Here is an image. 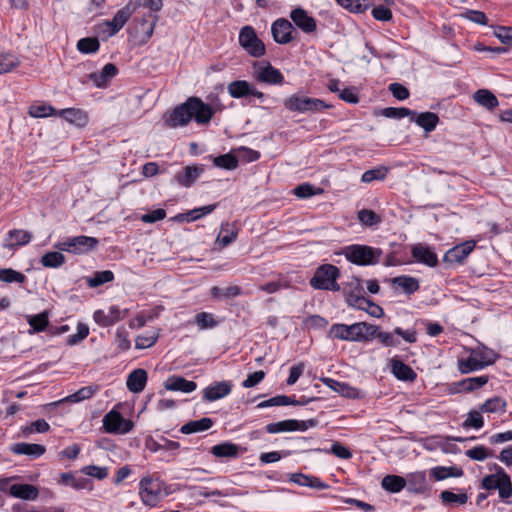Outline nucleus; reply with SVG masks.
Masks as SVG:
<instances>
[{
  "label": "nucleus",
  "instance_id": "f257e3e1",
  "mask_svg": "<svg viewBox=\"0 0 512 512\" xmlns=\"http://www.w3.org/2000/svg\"><path fill=\"white\" fill-rule=\"evenodd\" d=\"M343 256L358 266H370L379 263L382 250L362 244H352L342 249Z\"/></svg>",
  "mask_w": 512,
  "mask_h": 512
},
{
  "label": "nucleus",
  "instance_id": "f03ea898",
  "mask_svg": "<svg viewBox=\"0 0 512 512\" xmlns=\"http://www.w3.org/2000/svg\"><path fill=\"white\" fill-rule=\"evenodd\" d=\"M340 277V270L333 264H322L318 266L313 277L309 280V284L316 290H327L338 292L341 286L337 280Z\"/></svg>",
  "mask_w": 512,
  "mask_h": 512
},
{
  "label": "nucleus",
  "instance_id": "7ed1b4c3",
  "mask_svg": "<svg viewBox=\"0 0 512 512\" xmlns=\"http://www.w3.org/2000/svg\"><path fill=\"white\" fill-rule=\"evenodd\" d=\"M498 354L491 349L473 350L466 359L458 360V369L462 374L481 370L495 363Z\"/></svg>",
  "mask_w": 512,
  "mask_h": 512
},
{
  "label": "nucleus",
  "instance_id": "20e7f679",
  "mask_svg": "<svg viewBox=\"0 0 512 512\" xmlns=\"http://www.w3.org/2000/svg\"><path fill=\"white\" fill-rule=\"evenodd\" d=\"M284 107L290 112L318 113L331 107L325 101L301 94H293L284 100Z\"/></svg>",
  "mask_w": 512,
  "mask_h": 512
},
{
  "label": "nucleus",
  "instance_id": "39448f33",
  "mask_svg": "<svg viewBox=\"0 0 512 512\" xmlns=\"http://www.w3.org/2000/svg\"><path fill=\"white\" fill-rule=\"evenodd\" d=\"M162 482L151 475L144 476L139 482V497L145 506L155 507L161 499Z\"/></svg>",
  "mask_w": 512,
  "mask_h": 512
},
{
  "label": "nucleus",
  "instance_id": "423d86ee",
  "mask_svg": "<svg viewBox=\"0 0 512 512\" xmlns=\"http://www.w3.org/2000/svg\"><path fill=\"white\" fill-rule=\"evenodd\" d=\"M239 45L252 57H262L265 52V45L256 34L252 26H244L241 28L238 37Z\"/></svg>",
  "mask_w": 512,
  "mask_h": 512
},
{
  "label": "nucleus",
  "instance_id": "0eeeda50",
  "mask_svg": "<svg viewBox=\"0 0 512 512\" xmlns=\"http://www.w3.org/2000/svg\"><path fill=\"white\" fill-rule=\"evenodd\" d=\"M98 244L99 240L95 237L79 235L59 242L56 244V248L73 254H84L94 250Z\"/></svg>",
  "mask_w": 512,
  "mask_h": 512
},
{
  "label": "nucleus",
  "instance_id": "6e6552de",
  "mask_svg": "<svg viewBox=\"0 0 512 512\" xmlns=\"http://www.w3.org/2000/svg\"><path fill=\"white\" fill-rule=\"evenodd\" d=\"M103 427L108 433L126 434L133 429L134 423L125 419L118 411L112 410L103 417Z\"/></svg>",
  "mask_w": 512,
  "mask_h": 512
},
{
  "label": "nucleus",
  "instance_id": "1a4fd4ad",
  "mask_svg": "<svg viewBox=\"0 0 512 512\" xmlns=\"http://www.w3.org/2000/svg\"><path fill=\"white\" fill-rule=\"evenodd\" d=\"M317 420H295L287 419L275 423L266 425V431L271 434L290 432V431H306L309 428H313L317 425Z\"/></svg>",
  "mask_w": 512,
  "mask_h": 512
},
{
  "label": "nucleus",
  "instance_id": "9d476101",
  "mask_svg": "<svg viewBox=\"0 0 512 512\" xmlns=\"http://www.w3.org/2000/svg\"><path fill=\"white\" fill-rule=\"evenodd\" d=\"M329 333L333 338L344 341L364 342L365 339L361 332L360 322L353 323L352 325L333 324L330 327Z\"/></svg>",
  "mask_w": 512,
  "mask_h": 512
},
{
  "label": "nucleus",
  "instance_id": "9b49d317",
  "mask_svg": "<svg viewBox=\"0 0 512 512\" xmlns=\"http://www.w3.org/2000/svg\"><path fill=\"white\" fill-rule=\"evenodd\" d=\"M363 293L364 288L362 281L358 277H352L350 281L343 285V294L345 296L346 303L350 307H361V304L365 301Z\"/></svg>",
  "mask_w": 512,
  "mask_h": 512
},
{
  "label": "nucleus",
  "instance_id": "f8f14e48",
  "mask_svg": "<svg viewBox=\"0 0 512 512\" xmlns=\"http://www.w3.org/2000/svg\"><path fill=\"white\" fill-rule=\"evenodd\" d=\"M191 110V118L197 124H207L215 114V109L209 104L203 102L198 97H190L187 99Z\"/></svg>",
  "mask_w": 512,
  "mask_h": 512
},
{
  "label": "nucleus",
  "instance_id": "ddd939ff",
  "mask_svg": "<svg viewBox=\"0 0 512 512\" xmlns=\"http://www.w3.org/2000/svg\"><path fill=\"white\" fill-rule=\"evenodd\" d=\"M166 126L176 128L186 126L191 120V110L188 101L176 106L170 113L164 115Z\"/></svg>",
  "mask_w": 512,
  "mask_h": 512
},
{
  "label": "nucleus",
  "instance_id": "4468645a",
  "mask_svg": "<svg viewBox=\"0 0 512 512\" xmlns=\"http://www.w3.org/2000/svg\"><path fill=\"white\" fill-rule=\"evenodd\" d=\"M273 39L279 44H288L294 39L295 28L287 19H277L271 27Z\"/></svg>",
  "mask_w": 512,
  "mask_h": 512
},
{
  "label": "nucleus",
  "instance_id": "2eb2a0df",
  "mask_svg": "<svg viewBox=\"0 0 512 512\" xmlns=\"http://www.w3.org/2000/svg\"><path fill=\"white\" fill-rule=\"evenodd\" d=\"M256 80L269 85H282L284 76L279 69L273 67L269 62L266 65L257 68Z\"/></svg>",
  "mask_w": 512,
  "mask_h": 512
},
{
  "label": "nucleus",
  "instance_id": "dca6fc26",
  "mask_svg": "<svg viewBox=\"0 0 512 512\" xmlns=\"http://www.w3.org/2000/svg\"><path fill=\"white\" fill-rule=\"evenodd\" d=\"M293 23L305 33H312L316 30V20L309 16L307 11L301 7L295 8L290 13Z\"/></svg>",
  "mask_w": 512,
  "mask_h": 512
},
{
  "label": "nucleus",
  "instance_id": "f3484780",
  "mask_svg": "<svg viewBox=\"0 0 512 512\" xmlns=\"http://www.w3.org/2000/svg\"><path fill=\"white\" fill-rule=\"evenodd\" d=\"M202 165H188L182 171L175 174V181L182 187H191L203 173Z\"/></svg>",
  "mask_w": 512,
  "mask_h": 512
},
{
  "label": "nucleus",
  "instance_id": "a211bd4d",
  "mask_svg": "<svg viewBox=\"0 0 512 512\" xmlns=\"http://www.w3.org/2000/svg\"><path fill=\"white\" fill-rule=\"evenodd\" d=\"M475 248V242L467 241L449 249L444 255V261L449 263H462Z\"/></svg>",
  "mask_w": 512,
  "mask_h": 512
},
{
  "label": "nucleus",
  "instance_id": "6ab92c4d",
  "mask_svg": "<svg viewBox=\"0 0 512 512\" xmlns=\"http://www.w3.org/2000/svg\"><path fill=\"white\" fill-rule=\"evenodd\" d=\"M232 390V385L228 381L216 382L209 385L203 391V399L208 402H213L224 398L229 395Z\"/></svg>",
  "mask_w": 512,
  "mask_h": 512
},
{
  "label": "nucleus",
  "instance_id": "aec40b11",
  "mask_svg": "<svg viewBox=\"0 0 512 512\" xmlns=\"http://www.w3.org/2000/svg\"><path fill=\"white\" fill-rule=\"evenodd\" d=\"M412 257L419 263L429 267H435L438 264L436 253L428 246L418 244L411 249Z\"/></svg>",
  "mask_w": 512,
  "mask_h": 512
},
{
  "label": "nucleus",
  "instance_id": "412c9836",
  "mask_svg": "<svg viewBox=\"0 0 512 512\" xmlns=\"http://www.w3.org/2000/svg\"><path fill=\"white\" fill-rule=\"evenodd\" d=\"M118 72L117 67L112 63H107L100 72L89 74L90 80L96 87H106L108 82L116 76Z\"/></svg>",
  "mask_w": 512,
  "mask_h": 512
},
{
  "label": "nucleus",
  "instance_id": "4be33fe9",
  "mask_svg": "<svg viewBox=\"0 0 512 512\" xmlns=\"http://www.w3.org/2000/svg\"><path fill=\"white\" fill-rule=\"evenodd\" d=\"M147 372L138 368L133 370L127 377L126 385L130 392L140 393L144 390L147 383Z\"/></svg>",
  "mask_w": 512,
  "mask_h": 512
},
{
  "label": "nucleus",
  "instance_id": "5701e85b",
  "mask_svg": "<svg viewBox=\"0 0 512 512\" xmlns=\"http://www.w3.org/2000/svg\"><path fill=\"white\" fill-rule=\"evenodd\" d=\"M164 387L170 391L191 393L197 388V384L196 382L187 380L181 376H171L164 382Z\"/></svg>",
  "mask_w": 512,
  "mask_h": 512
},
{
  "label": "nucleus",
  "instance_id": "b1692460",
  "mask_svg": "<svg viewBox=\"0 0 512 512\" xmlns=\"http://www.w3.org/2000/svg\"><path fill=\"white\" fill-rule=\"evenodd\" d=\"M10 451L17 455H27L33 458H38L45 453L46 448L40 444L21 442L13 444L10 447Z\"/></svg>",
  "mask_w": 512,
  "mask_h": 512
},
{
  "label": "nucleus",
  "instance_id": "393cba45",
  "mask_svg": "<svg viewBox=\"0 0 512 512\" xmlns=\"http://www.w3.org/2000/svg\"><path fill=\"white\" fill-rule=\"evenodd\" d=\"M135 8H131V4L126 5L122 9L118 10L114 15L113 19L107 22V25L111 28L110 35H115L131 17Z\"/></svg>",
  "mask_w": 512,
  "mask_h": 512
},
{
  "label": "nucleus",
  "instance_id": "a878e982",
  "mask_svg": "<svg viewBox=\"0 0 512 512\" xmlns=\"http://www.w3.org/2000/svg\"><path fill=\"white\" fill-rule=\"evenodd\" d=\"M390 363L392 372L397 379L411 382L416 379L417 374L414 372V370L407 364L403 363L401 360L392 358Z\"/></svg>",
  "mask_w": 512,
  "mask_h": 512
},
{
  "label": "nucleus",
  "instance_id": "bb28decb",
  "mask_svg": "<svg viewBox=\"0 0 512 512\" xmlns=\"http://www.w3.org/2000/svg\"><path fill=\"white\" fill-rule=\"evenodd\" d=\"M253 84L246 80H235L228 84L227 91L232 98L249 99Z\"/></svg>",
  "mask_w": 512,
  "mask_h": 512
},
{
  "label": "nucleus",
  "instance_id": "cd10ccee",
  "mask_svg": "<svg viewBox=\"0 0 512 512\" xmlns=\"http://www.w3.org/2000/svg\"><path fill=\"white\" fill-rule=\"evenodd\" d=\"M60 483L65 486H70L75 490L93 489V483L90 479L85 477H75L72 473H62Z\"/></svg>",
  "mask_w": 512,
  "mask_h": 512
},
{
  "label": "nucleus",
  "instance_id": "c85d7f7f",
  "mask_svg": "<svg viewBox=\"0 0 512 512\" xmlns=\"http://www.w3.org/2000/svg\"><path fill=\"white\" fill-rule=\"evenodd\" d=\"M9 493L24 500H35L39 495L38 489L30 484H14L9 488Z\"/></svg>",
  "mask_w": 512,
  "mask_h": 512
},
{
  "label": "nucleus",
  "instance_id": "c756f323",
  "mask_svg": "<svg viewBox=\"0 0 512 512\" xmlns=\"http://www.w3.org/2000/svg\"><path fill=\"white\" fill-rule=\"evenodd\" d=\"M474 101L480 106L492 111L499 105L497 97L487 89H479L473 94Z\"/></svg>",
  "mask_w": 512,
  "mask_h": 512
},
{
  "label": "nucleus",
  "instance_id": "7c9ffc66",
  "mask_svg": "<svg viewBox=\"0 0 512 512\" xmlns=\"http://www.w3.org/2000/svg\"><path fill=\"white\" fill-rule=\"evenodd\" d=\"M240 447L231 442H222L212 447L211 453L218 458H236L239 456Z\"/></svg>",
  "mask_w": 512,
  "mask_h": 512
},
{
  "label": "nucleus",
  "instance_id": "2f4dec72",
  "mask_svg": "<svg viewBox=\"0 0 512 512\" xmlns=\"http://www.w3.org/2000/svg\"><path fill=\"white\" fill-rule=\"evenodd\" d=\"M217 207V204H210L198 208H194L186 213L178 214L174 219L178 221L192 222L202 218L205 215L212 213Z\"/></svg>",
  "mask_w": 512,
  "mask_h": 512
},
{
  "label": "nucleus",
  "instance_id": "473e14b6",
  "mask_svg": "<svg viewBox=\"0 0 512 512\" xmlns=\"http://www.w3.org/2000/svg\"><path fill=\"white\" fill-rule=\"evenodd\" d=\"M412 120L418 125L420 126L421 128H423L427 133L429 132H432L438 122H439V117L436 113H433V112H422L420 114H418L417 116H412Z\"/></svg>",
  "mask_w": 512,
  "mask_h": 512
},
{
  "label": "nucleus",
  "instance_id": "72a5a7b5",
  "mask_svg": "<svg viewBox=\"0 0 512 512\" xmlns=\"http://www.w3.org/2000/svg\"><path fill=\"white\" fill-rule=\"evenodd\" d=\"M308 401H298L295 398H292L290 396L286 395H277L275 397H272L268 400L262 401L257 405V408H267V407H273V406H286V405H304Z\"/></svg>",
  "mask_w": 512,
  "mask_h": 512
},
{
  "label": "nucleus",
  "instance_id": "f704fd0d",
  "mask_svg": "<svg viewBox=\"0 0 512 512\" xmlns=\"http://www.w3.org/2000/svg\"><path fill=\"white\" fill-rule=\"evenodd\" d=\"M32 239L31 233L25 230H11L8 233V239L6 240V243L4 244L5 247H15V246H22L28 244Z\"/></svg>",
  "mask_w": 512,
  "mask_h": 512
},
{
  "label": "nucleus",
  "instance_id": "c9c22d12",
  "mask_svg": "<svg viewBox=\"0 0 512 512\" xmlns=\"http://www.w3.org/2000/svg\"><path fill=\"white\" fill-rule=\"evenodd\" d=\"M213 426V420L208 417L201 418L199 420H194L187 422L184 424L180 431L183 434H192L197 432H202L210 429Z\"/></svg>",
  "mask_w": 512,
  "mask_h": 512
},
{
  "label": "nucleus",
  "instance_id": "e433bc0d",
  "mask_svg": "<svg viewBox=\"0 0 512 512\" xmlns=\"http://www.w3.org/2000/svg\"><path fill=\"white\" fill-rule=\"evenodd\" d=\"M408 491L413 493H423L426 490V475L424 472L409 474L406 479Z\"/></svg>",
  "mask_w": 512,
  "mask_h": 512
},
{
  "label": "nucleus",
  "instance_id": "4c0bfd02",
  "mask_svg": "<svg viewBox=\"0 0 512 512\" xmlns=\"http://www.w3.org/2000/svg\"><path fill=\"white\" fill-rule=\"evenodd\" d=\"M381 486L388 492L398 493L406 487V479L398 475H386L381 481Z\"/></svg>",
  "mask_w": 512,
  "mask_h": 512
},
{
  "label": "nucleus",
  "instance_id": "58836bf2",
  "mask_svg": "<svg viewBox=\"0 0 512 512\" xmlns=\"http://www.w3.org/2000/svg\"><path fill=\"white\" fill-rule=\"evenodd\" d=\"M489 381V377L486 375L470 377L458 382L456 385L459 387V391L472 392L482 386L486 385Z\"/></svg>",
  "mask_w": 512,
  "mask_h": 512
},
{
  "label": "nucleus",
  "instance_id": "ea45409f",
  "mask_svg": "<svg viewBox=\"0 0 512 512\" xmlns=\"http://www.w3.org/2000/svg\"><path fill=\"white\" fill-rule=\"evenodd\" d=\"M392 283L400 288L407 294H413L419 289V281L411 276L402 275L392 279Z\"/></svg>",
  "mask_w": 512,
  "mask_h": 512
},
{
  "label": "nucleus",
  "instance_id": "a19ab883",
  "mask_svg": "<svg viewBox=\"0 0 512 512\" xmlns=\"http://www.w3.org/2000/svg\"><path fill=\"white\" fill-rule=\"evenodd\" d=\"M507 403L505 399L499 396H495L487 399L480 407V412L483 413H497L505 412Z\"/></svg>",
  "mask_w": 512,
  "mask_h": 512
},
{
  "label": "nucleus",
  "instance_id": "79ce46f5",
  "mask_svg": "<svg viewBox=\"0 0 512 512\" xmlns=\"http://www.w3.org/2000/svg\"><path fill=\"white\" fill-rule=\"evenodd\" d=\"M59 115L70 123H75L79 126L86 124L87 115L80 109L66 108L59 112Z\"/></svg>",
  "mask_w": 512,
  "mask_h": 512
},
{
  "label": "nucleus",
  "instance_id": "37998d69",
  "mask_svg": "<svg viewBox=\"0 0 512 512\" xmlns=\"http://www.w3.org/2000/svg\"><path fill=\"white\" fill-rule=\"evenodd\" d=\"M113 280L114 273L110 270H103L97 271L92 276L87 277L86 283L89 287L96 288Z\"/></svg>",
  "mask_w": 512,
  "mask_h": 512
},
{
  "label": "nucleus",
  "instance_id": "c03bdc74",
  "mask_svg": "<svg viewBox=\"0 0 512 512\" xmlns=\"http://www.w3.org/2000/svg\"><path fill=\"white\" fill-rule=\"evenodd\" d=\"M241 294H242L241 287L236 286V285L228 286V287H224V288H221L218 286H213L211 288V295L216 298L231 299V298H235Z\"/></svg>",
  "mask_w": 512,
  "mask_h": 512
},
{
  "label": "nucleus",
  "instance_id": "a18cd8bd",
  "mask_svg": "<svg viewBox=\"0 0 512 512\" xmlns=\"http://www.w3.org/2000/svg\"><path fill=\"white\" fill-rule=\"evenodd\" d=\"M213 164L216 167L226 170H234L238 167V159L232 153L223 154L213 159Z\"/></svg>",
  "mask_w": 512,
  "mask_h": 512
},
{
  "label": "nucleus",
  "instance_id": "49530a36",
  "mask_svg": "<svg viewBox=\"0 0 512 512\" xmlns=\"http://www.w3.org/2000/svg\"><path fill=\"white\" fill-rule=\"evenodd\" d=\"M97 390H98L97 386H92V385L85 386V387L80 388L75 393L67 396L65 400L68 402L78 403V402L84 401L86 399H90L95 394V392Z\"/></svg>",
  "mask_w": 512,
  "mask_h": 512
},
{
  "label": "nucleus",
  "instance_id": "de8ad7c7",
  "mask_svg": "<svg viewBox=\"0 0 512 512\" xmlns=\"http://www.w3.org/2000/svg\"><path fill=\"white\" fill-rule=\"evenodd\" d=\"M389 172V169L385 166H379L370 170L365 171L362 174L361 181L363 183H371L374 180H384Z\"/></svg>",
  "mask_w": 512,
  "mask_h": 512
},
{
  "label": "nucleus",
  "instance_id": "09e8293b",
  "mask_svg": "<svg viewBox=\"0 0 512 512\" xmlns=\"http://www.w3.org/2000/svg\"><path fill=\"white\" fill-rule=\"evenodd\" d=\"M65 256L60 252H47L41 258V263L47 268H57L64 264Z\"/></svg>",
  "mask_w": 512,
  "mask_h": 512
},
{
  "label": "nucleus",
  "instance_id": "8fccbe9b",
  "mask_svg": "<svg viewBox=\"0 0 512 512\" xmlns=\"http://www.w3.org/2000/svg\"><path fill=\"white\" fill-rule=\"evenodd\" d=\"M336 2L343 8L355 13L365 11L370 4V0H336Z\"/></svg>",
  "mask_w": 512,
  "mask_h": 512
},
{
  "label": "nucleus",
  "instance_id": "3c124183",
  "mask_svg": "<svg viewBox=\"0 0 512 512\" xmlns=\"http://www.w3.org/2000/svg\"><path fill=\"white\" fill-rule=\"evenodd\" d=\"M237 237V230L233 227L230 228V225L226 223L221 226V232L219 233L217 237V241L222 246H228L231 244Z\"/></svg>",
  "mask_w": 512,
  "mask_h": 512
},
{
  "label": "nucleus",
  "instance_id": "603ef678",
  "mask_svg": "<svg viewBox=\"0 0 512 512\" xmlns=\"http://www.w3.org/2000/svg\"><path fill=\"white\" fill-rule=\"evenodd\" d=\"M26 277L24 274L13 270L11 268H2L0 269V281L5 283H23Z\"/></svg>",
  "mask_w": 512,
  "mask_h": 512
},
{
  "label": "nucleus",
  "instance_id": "864d4df0",
  "mask_svg": "<svg viewBox=\"0 0 512 512\" xmlns=\"http://www.w3.org/2000/svg\"><path fill=\"white\" fill-rule=\"evenodd\" d=\"M382 115L387 118L401 119L408 116H415V112L405 107H387L382 110Z\"/></svg>",
  "mask_w": 512,
  "mask_h": 512
},
{
  "label": "nucleus",
  "instance_id": "5fc2aeb1",
  "mask_svg": "<svg viewBox=\"0 0 512 512\" xmlns=\"http://www.w3.org/2000/svg\"><path fill=\"white\" fill-rule=\"evenodd\" d=\"M147 447L152 452H158L161 450L169 451V450H177L180 447L179 442L163 439V443L152 440L147 444Z\"/></svg>",
  "mask_w": 512,
  "mask_h": 512
},
{
  "label": "nucleus",
  "instance_id": "6e6d98bb",
  "mask_svg": "<svg viewBox=\"0 0 512 512\" xmlns=\"http://www.w3.org/2000/svg\"><path fill=\"white\" fill-rule=\"evenodd\" d=\"M99 41L96 38H82L77 43V48L82 53H94L99 49Z\"/></svg>",
  "mask_w": 512,
  "mask_h": 512
},
{
  "label": "nucleus",
  "instance_id": "4d7b16f0",
  "mask_svg": "<svg viewBox=\"0 0 512 512\" xmlns=\"http://www.w3.org/2000/svg\"><path fill=\"white\" fill-rule=\"evenodd\" d=\"M88 334L89 327L86 324L79 322L77 325V333L68 336L66 342L70 346L77 345L83 341L88 336Z\"/></svg>",
  "mask_w": 512,
  "mask_h": 512
},
{
  "label": "nucleus",
  "instance_id": "13d9d810",
  "mask_svg": "<svg viewBox=\"0 0 512 512\" xmlns=\"http://www.w3.org/2000/svg\"><path fill=\"white\" fill-rule=\"evenodd\" d=\"M29 325L37 332H41L48 326V314L46 312L30 316L28 319Z\"/></svg>",
  "mask_w": 512,
  "mask_h": 512
},
{
  "label": "nucleus",
  "instance_id": "bf43d9fd",
  "mask_svg": "<svg viewBox=\"0 0 512 512\" xmlns=\"http://www.w3.org/2000/svg\"><path fill=\"white\" fill-rule=\"evenodd\" d=\"M81 472L98 480H103L108 476L107 467H99L96 465H87L81 469Z\"/></svg>",
  "mask_w": 512,
  "mask_h": 512
},
{
  "label": "nucleus",
  "instance_id": "052dcab7",
  "mask_svg": "<svg viewBox=\"0 0 512 512\" xmlns=\"http://www.w3.org/2000/svg\"><path fill=\"white\" fill-rule=\"evenodd\" d=\"M356 309L363 310L367 312L370 316L375 318H380L384 315V311L382 307L374 303L373 301L369 300L365 297V301L363 304H361V307H355Z\"/></svg>",
  "mask_w": 512,
  "mask_h": 512
},
{
  "label": "nucleus",
  "instance_id": "680f3d73",
  "mask_svg": "<svg viewBox=\"0 0 512 512\" xmlns=\"http://www.w3.org/2000/svg\"><path fill=\"white\" fill-rule=\"evenodd\" d=\"M194 322L201 329L213 328L217 325V321H215L213 315L207 312L198 313L195 316Z\"/></svg>",
  "mask_w": 512,
  "mask_h": 512
},
{
  "label": "nucleus",
  "instance_id": "e2e57ef3",
  "mask_svg": "<svg viewBox=\"0 0 512 512\" xmlns=\"http://www.w3.org/2000/svg\"><path fill=\"white\" fill-rule=\"evenodd\" d=\"M20 62L11 55L0 54V74L8 73L16 68Z\"/></svg>",
  "mask_w": 512,
  "mask_h": 512
},
{
  "label": "nucleus",
  "instance_id": "0e129e2a",
  "mask_svg": "<svg viewBox=\"0 0 512 512\" xmlns=\"http://www.w3.org/2000/svg\"><path fill=\"white\" fill-rule=\"evenodd\" d=\"M484 425V420L481 415L480 410L479 411H471L468 414L467 419L463 422L464 428L473 427L475 429H480Z\"/></svg>",
  "mask_w": 512,
  "mask_h": 512
},
{
  "label": "nucleus",
  "instance_id": "69168bd1",
  "mask_svg": "<svg viewBox=\"0 0 512 512\" xmlns=\"http://www.w3.org/2000/svg\"><path fill=\"white\" fill-rule=\"evenodd\" d=\"M115 344L120 351H127L131 342L128 337V332L124 328H118L115 335Z\"/></svg>",
  "mask_w": 512,
  "mask_h": 512
},
{
  "label": "nucleus",
  "instance_id": "338daca9",
  "mask_svg": "<svg viewBox=\"0 0 512 512\" xmlns=\"http://www.w3.org/2000/svg\"><path fill=\"white\" fill-rule=\"evenodd\" d=\"M503 469L500 468L497 475H487L482 480V487L486 490L498 489L502 482Z\"/></svg>",
  "mask_w": 512,
  "mask_h": 512
},
{
  "label": "nucleus",
  "instance_id": "774afa93",
  "mask_svg": "<svg viewBox=\"0 0 512 512\" xmlns=\"http://www.w3.org/2000/svg\"><path fill=\"white\" fill-rule=\"evenodd\" d=\"M378 340L385 347H395L400 344V340L395 333V329L392 332L381 331L378 335Z\"/></svg>",
  "mask_w": 512,
  "mask_h": 512
}]
</instances>
